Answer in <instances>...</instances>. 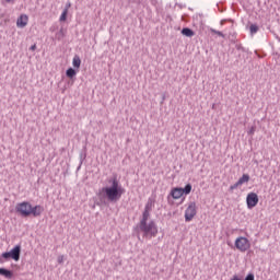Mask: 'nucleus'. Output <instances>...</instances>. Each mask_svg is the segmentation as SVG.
<instances>
[{"mask_svg": "<svg viewBox=\"0 0 280 280\" xmlns=\"http://www.w3.org/2000/svg\"><path fill=\"white\" fill-rule=\"evenodd\" d=\"M155 202L156 201L152 197L148 199L140 222L137 225V229L147 240H152V237H156V235H159V225H156V222H154V220L149 221L150 213H152Z\"/></svg>", "mask_w": 280, "mask_h": 280, "instance_id": "obj_1", "label": "nucleus"}, {"mask_svg": "<svg viewBox=\"0 0 280 280\" xmlns=\"http://www.w3.org/2000/svg\"><path fill=\"white\" fill-rule=\"evenodd\" d=\"M107 183L109 186L103 187L100 190L98 196L107 198L109 202H117L118 200H121V196L126 194V189L121 186L119 179H117V177H112L107 179Z\"/></svg>", "mask_w": 280, "mask_h": 280, "instance_id": "obj_2", "label": "nucleus"}, {"mask_svg": "<svg viewBox=\"0 0 280 280\" xmlns=\"http://www.w3.org/2000/svg\"><path fill=\"white\" fill-rule=\"evenodd\" d=\"M31 209L32 203H30V201H22L15 206L16 213H19L22 218H30Z\"/></svg>", "mask_w": 280, "mask_h": 280, "instance_id": "obj_3", "label": "nucleus"}, {"mask_svg": "<svg viewBox=\"0 0 280 280\" xmlns=\"http://www.w3.org/2000/svg\"><path fill=\"white\" fill-rule=\"evenodd\" d=\"M3 259H13V261H19L21 259V245H15L10 252L2 253Z\"/></svg>", "mask_w": 280, "mask_h": 280, "instance_id": "obj_4", "label": "nucleus"}, {"mask_svg": "<svg viewBox=\"0 0 280 280\" xmlns=\"http://www.w3.org/2000/svg\"><path fill=\"white\" fill-rule=\"evenodd\" d=\"M235 247L241 253H246L250 248V241L244 236H240L235 240Z\"/></svg>", "mask_w": 280, "mask_h": 280, "instance_id": "obj_5", "label": "nucleus"}, {"mask_svg": "<svg viewBox=\"0 0 280 280\" xmlns=\"http://www.w3.org/2000/svg\"><path fill=\"white\" fill-rule=\"evenodd\" d=\"M196 213H198L196 202L191 201L185 210V222H191L196 218Z\"/></svg>", "mask_w": 280, "mask_h": 280, "instance_id": "obj_6", "label": "nucleus"}, {"mask_svg": "<svg viewBox=\"0 0 280 280\" xmlns=\"http://www.w3.org/2000/svg\"><path fill=\"white\" fill-rule=\"evenodd\" d=\"M247 209H254L259 202V197L255 192H249L246 197Z\"/></svg>", "mask_w": 280, "mask_h": 280, "instance_id": "obj_7", "label": "nucleus"}, {"mask_svg": "<svg viewBox=\"0 0 280 280\" xmlns=\"http://www.w3.org/2000/svg\"><path fill=\"white\" fill-rule=\"evenodd\" d=\"M43 211H45V208L43 206L37 205L35 207L31 206L30 215H33L34 218H38L39 215H43Z\"/></svg>", "mask_w": 280, "mask_h": 280, "instance_id": "obj_8", "label": "nucleus"}, {"mask_svg": "<svg viewBox=\"0 0 280 280\" xmlns=\"http://www.w3.org/2000/svg\"><path fill=\"white\" fill-rule=\"evenodd\" d=\"M27 21H30V18L25 14H22L21 16L18 18V21H16L18 27H21V28L26 27Z\"/></svg>", "mask_w": 280, "mask_h": 280, "instance_id": "obj_9", "label": "nucleus"}, {"mask_svg": "<svg viewBox=\"0 0 280 280\" xmlns=\"http://www.w3.org/2000/svg\"><path fill=\"white\" fill-rule=\"evenodd\" d=\"M171 196L172 198H174V200H178V198H183L184 196L183 188H174L171 191Z\"/></svg>", "mask_w": 280, "mask_h": 280, "instance_id": "obj_10", "label": "nucleus"}, {"mask_svg": "<svg viewBox=\"0 0 280 280\" xmlns=\"http://www.w3.org/2000/svg\"><path fill=\"white\" fill-rule=\"evenodd\" d=\"M0 277H4L5 279H12L14 273L10 269L0 268Z\"/></svg>", "mask_w": 280, "mask_h": 280, "instance_id": "obj_11", "label": "nucleus"}, {"mask_svg": "<svg viewBox=\"0 0 280 280\" xmlns=\"http://www.w3.org/2000/svg\"><path fill=\"white\" fill-rule=\"evenodd\" d=\"M182 34L183 36H187L188 38H191V36H194V30L189 28V27H184L182 30Z\"/></svg>", "mask_w": 280, "mask_h": 280, "instance_id": "obj_12", "label": "nucleus"}, {"mask_svg": "<svg viewBox=\"0 0 280 280\" xmlns=\"http://www.w3.org/2000/svg\"><path fill=\"white\" fill-rule=\"evenodd\" d=\"M72 65L75 69H80V65H82V60L80 59V56L74 55L72 59Z\"/></svg>", "mask_w": 280, "mask_h": 280, "instance_id": "obj_13", "label": "nucleus"}, {"mask_svg": "<svg viewBox=\"0 0 280 280\" xmlns=\"http://www.w3.org/2000/svg\"><path fill=\"white\" fill-rule=\"evenodd\" d=\"M250 180V175L243 174L242 177L237 180L238 185H244V183H248Z\"/></svg>", "mask_w": 280, "mask_h": 280, "instance_id": "obj_14", "label": "nucleus"}, {"mask_svg": "<svg viewBox=\"0 0 280 280\" xmlns=\"http://www.w3.org/2000/svg\"><path fill=\"white\" fill-rule=\"evenodd\" d=\"M77 74H78V72L73 68H69L66 71V75H67V78H70V80H72V78H75Z\"/></svg>", "mask_w": 280, "mask_h": 280, "instance_id": "obj_15", "label": "nucleus"}, {"mask_svg": "<svg viewBox=\"0 0 280 280\" xmlns=\"http://www.w3.org/2000/svg\"><path fill=\"white\" fill-rule=\"evenodd\" d=\"M191 189H192L191 184H187L184 188H182V192L185 196H189V194H191Z\"/></svg>", "mask_w": 280, "mask_h": 280, "instance_id": "obj_16", "label": "nucleus"}, {"mask_svg": "<svg viewBox=\"0 0 280 280\" xmlns=\"http://www.w3.org/2000/svg\"><path fill=\"white\" fill-rule=\"evenodd\" d=\"M249 32L252 36H255L259 32V26L257 24H250Z\"/></svg>", "mask_w": 280, "mask_h": 280, "instance_id": "obj_17", "label": "nucleus"}, {"mask_svg": "<svg viewBox=\"0 0 280 280\" xmlns=\"http://www.w3.org/2000/svg\"><path fill=\"white\" fill-rule=\"evenodd\" d=\"M56 38L58 40H62V38H65V28H60V31L56 34Z\"/></svg>", "mask_w": 280, "mask_h": 280, "instance_id": "obj_18", "label": "nucleus"}, {"mask_svg": "<svg viewBox=\"0 0 280 280\" xmlns=\"http://www.w3.org/2000/svg\"><path fill=\"white\" fill-rule=\"evenodd\" d=\"M67 14H69V12L67 11V8H65L59 18V21H67Z\"/></svg>", "mask_w": 280, "mask_h": 280, "instance_id": "obj_19", "label": "nucleus"}, {"mask_svg": "<svg viewBox=\"0 0 280 280\" xmlns=\"http://www.w3.org/2000/svg\"><path fill=\"white\" fill-rule=\"evenodd\" d=\"M211 34H217L221 38H224V33L220 31H215L214 28H210Z\"/></svg>", "mask_w": 280, "mask_h": 280, "instance_id": "obj_20", "label": "nucleus"}, {"mask_svg": "<svg viewBox=\"0 0 280 280\" xmlns=\"http://www.w3.org/2000/svg\"><path fill=\"white\" fill-rule=\"evenodd\" d=\"M237 187H242L238 182H236L234 185L230 186V191H235V189H237Z\"/></svg>", "mask_w": 280, "mask_h": 280, "instance_id": "obj_21", "label": "nucleus"}, {"mask_svg": "<svg viewBox=\"0 0 280 280\" xmlns=\"http://www.w3.org/2000/svg\"><path fill=\"white\" fill-rule=\"evenodd\" d=\"M58 264H65V255H60L57 258Z\"/></svg>", "mask_w": 280, "mask_h": 280, "instance_id": "obj_22", "label": "nucleus"}, {"mask_svg": "<svg viewBox=\"0 0 280 280\" xmlns=\"http://www.w3.org/2000/svg\"><path fill=\"white\" fill-rule=\"evenodd\" d=\"M244 280H255V275L248 273Z\"/></svg>", "mask_w": 280, "mask_h": 280, "instance_id": "obj_23", "label": "nucleus"}, {"mask_svg": "<svg viewBox=\"0 0 280 280\" xmlns=\"http://www.w3.org/2000/svg\"><path fill=\"white\" fill-rule=\"evenodd\" d=\"M235 48L240 51V50H242V49H244V47H242V44H236L235 45Z\"/></svg>", "mask_w": 280, "mask_h": 280, "instance_id": "obj_24", "label": "nucleus"}, {"mask_svg": "<svg viewBox=\"0 0 280 280\" xmlns=\"http://www.w3.org/2000/svg\"><path fill=\"white\" fill-rule=\"evenodd\" d=\"M31 51H36V44H34L33 46L30 47Z\"/></svg>", "mask_w": 280, "mask_h": 280, "instance_id": "obj_25", "label": "nucleus"}, {"mask_svg": "<svg viewBox=\"0 0 280 280\" xmlns=\"http://www.w3.org/2000/svg\"><path fill=\"white\" fill-rule=\"evenodd\" d=\"M0 264H4L3 254H1V256H0Z\"/></svg>", "mask_w": 280, "mask_h": 280, "instance_id": "obj_26", "label": "nucleus"}, {"mask_svg": "<svg viewBox=\"0 0 280 280\" xmlns=\"http://www.w3.org/2000/svg\"><path fill=\"white\" fill-rule=\"evenodd\" d=\"M231 280H242V279H240V277H237V276H233V278Z\"/></svg>", "mask_w": 280, "mask_h": 280, "instance_id": "obj_27", "label": "nucleus"}, {"mask_svg": "<svg viewBox=\"0 0 280 280\" xmlns=\"http://www.w3.org/2000/svg\"><path fill=\"white\" fill-rule=\"evenodd\" d=\"M66 8H67V12H69V9L71 8V3H68V4L66 5Z\"/></svg>", "mask_w": 280, "mask_h": 280, "instance_id": "obj_28", "label": "nucleus"}, {"mask_svg": "<svg viewBox=\"0 0 280 280\" xmlns=\"http://www.w3.org/2000/svg\"><path fill=\"white\" fill-rule=\"evenodd\" d=\"M8 2L12 1V0H7Z\"/></svg>", "mask_w": 280, "mask_h": 280, "instance_id": "obj_29", "label": "nucleus"}, {"mask_svg": "<svg viewBox=\"0 0 280 280\" xmlns=\"http://www.w3.org/2000/svg\"><path fill=\"white\" fill-rule=\"evenodd\" d=\"M81 164H82V160H81Z\"/></svg>", "mask_w": 280, "mask_h": 280, "instance_id": "obj_30", "label": "nucleus"}]
</instances>
